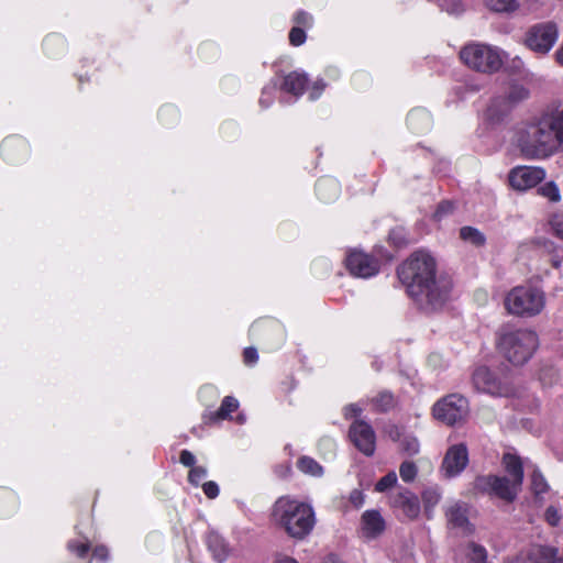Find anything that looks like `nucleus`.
<instances>
[{"mask_svg": "<svg viewBox=\"0 0 563 563\" xmlns=\"http://www.w3.org/2000/svg\"><path fill=\"white\" fill-rule=\"evenodd\" d=\"M503 465L509 474V478L516 482L517 485H522L523 466L520 457L512 453H505L503 456Z\"/></svg>", "mask_w": 563, "mask_h": 563, "instance_id": "21", "label": "nucleus"}, {"mask_svg": "<svg viewBox=\"0 0 563 563\" xmlns=\"http://www.w3.org/2000/svg\"><path fill=\"white\" fill-rule=\"evenodd\" d=\"M472 383L477 391L495 397H509L515 395L514 387L500 380L488 367H477L472 375Z\"/></svg>", "mask_w": 563, "mask_h": 563, "instance_id": "9", "label": "nucleus"}, {"mask_svg": "<svg viewBox=\"0 0 563 563\" xmlns=\"http://www.w3.org/2000/svg\"><path fill=\"white\" fill-rule=\"evenodd\" d=\"M544 178L545 170L541 167H516L509 174V183L511 187L520 191L536 187Z\"/></svg>", "mask_w": 563, "mask_h": 563, "instance_id": "13", "label": "nucleus"}, {"mask_svg": "<svg viewBox=\"0 0 563 563\" xmlns=\"http://www.w3.org/2000/svg\"><path fill=\"white\" fill-rule=\"evenodd\" d=\"M295 22L303 26H309L312 23V18L307 12L300 11L296 14Z\"/></svg>", "mask_w": 563, "mask_h": 563, "instance_id": "51", "label": "nucleus"}, {"mask_svg": "<svg viewBox=\"0 0 563 563\" xmlns=\"http://www.w3.org/2000/svg\"><path fill=\"white\" fill-rule=\"evenodd\" d=\"M202 490H203L205 495L210 499L218 497L219 492H220L218 484L213 481L203 483Z\"/></svg>", "mask_w": 563, "mask_h": 563, "instance_id": "45", "label": "nucleus"}, {"mask_svg": "<svg viewBox=\"0 0 563 563\" xmlns=\"http://www.w3.org/2000/svg\"><path fill=\"white\" fill-rule=\"evenodd\" d=\"M460 236L462 240L470 242L474 245H482L485 242V236L477 229L472 227H463L460 230Z\"/></svg>", "mask_w": 563, "mask_h": 563, "instance_id": "31", "label": "nucleus"}, {"mask_svg": "<svg viewBox=\"0 0 563 563\" xmlns=\"http://www.w3.org/2000/svg\"><path fill=\"white\" fill-rule=\"evenodd\" d=\"M297 467L307 475L320 477L323 474L322 466L309 456H301L297 462Z\"/></svg>", "mask_w": 563, "mask_h": 563, "instance_id": "27", "label": "nucleus"}, {"mask_svg": "<svg viewBox=\"0 0 563 563\" xmlns=\"http://www.w3.org/2000/svg\"><path fill=\"white\" fill-rule=\"evenodd\" d=\"M289 41L292 45L299 46L306 41V33L301 27H292L289 32Z\"/></svg>", "mask_w": 563, "mask_h": 563, "instance_id": "43", "label": "nucleus"}, {"mask_svg": "<svg viewBox=\"0 0 563 563\" xmlns=\"http://www.w3.org/2000/svg\"><path fill=\"white\" fill-rule=\"evenodd\" d=\"M500 97L506 99V102L511 108H514L518 103H520L523 100L528 99L529 90L523 85L514 82V84H511L508 87L506 93L504 96H500Z\"/></svg>", "mask_w": 563, "mask_h": 563, "instance_id": "24", "label": "nucleus"}, {"mask_svg": "<svg viewBox=\"0 0 563 563\" xmlns=\"http://www.w3.org/2000/svg\"><path fill=\"white\" fill-rule=\"evenodd\" d=\"M514 143L528 159H544L558 153L563 147V108L519 124Z\"/></svg>", "mask_w": 563, "mask_h": 563, "instance_id": "2", "label": "nucleus"}, {"mask_svg": "<svg viewBox=\"0 0 563 563\" xmlns=\"http://www.w3.org/2000/svg\"><path fill=\"white\" fill-rule=\"evenodd\" d=\"M441 499V494L434 489L429 488L422 493V500L424 504L426 512L429 515L430 510L435 507Z\"/></svg>", "mask_w": 563, "mask_h": 563, "instance_id": "35", "label": "nucleus"}, {"mask_svg": "<svg viewBox=\"0 0 563 563\" xmlns=\"http://www.w3.org/2000/svg\"><path fill=\"white\" fill-rule=\"evenodd\" d=\"M526 559L529 563H556L558 550L547 545H533Z\"/></svg>", "mask_w": 563, "mask_h": 563, "instance_id": "20", "label": "nucleus"}, {"mask_svg": "<svg viewBox=\"0 0 563 563\" xmlns=\"http://www.w3.org/2000/svg\"><path fill=\"white\" fill-rule=\"evenodd\" d=\"M549 225L551 228L552 233L556 238L563 240V213H552L549 218Z\"/></svg>", "mask_w": 563, "mask_h": 563, "instance_id": "37", "label": "nucleus"}, {"mask_svg": "<svg viewBox=\"0 0 563 563\" xmlns=\"http://www.w3.org/2000/svg\"><path fill=\"white\" fill-rule=\"evenodd\" d=\"M432 415L449 427L462 424L470 415V402L461 394H450L433 405Z\"/></svg>", "mask_w": 563, "mask_h": 563, "instance_id": "7", "label": "nucleus"}, {"mask_svg": "<svg viewBox=\"0 0 563 563\" xmlns=\"http://www.w3.org/2000/svg\"><path fill=\"white\" fill-rule=\"evenodd\" d=\"M179 461L180 463L184 465V466H187V467H196L195 466V463H196V457L195 455L188 451V450H183L180 452V456H179Z\"/></svg>", "mask_w": 563, "mask_h": 563, "instance_id": "47", "label": "nucleus"}, {"mask_svg": "<svg viewBox=\"0 0 563 563\" xmlns=\"http://www.w3.org/2000/svg\"><path fill=\"white\" fill-rule=\"evenodd\" d=\"M460 59L472 70L482 74H494L504 64V52L486 43L471 42L461 48Z\"/></svg>", "mask_w": 563, "mask_h": 563, "instance_id": "5", "label": "nucleus"}, {"mask_svg": "<svg viewBox=\"0 0 563 563\" xmlns=\"http://www.w3.org/2000/svg\"><path fill=\"white\" fill-rule=\"evenodd\" d=\"M13 151L21 152L22 156L27 153V145L24 140L19 137H10L4 140L1 145V152L5 159L14 161V156L12 154Z\"/></svg>", "mask_w": 563, "mask_h": 563, "instance_id": "25", "label": "nucleus"}, {"mask_svg": "<svg viewBox=\"0 0 563 563\" xmlns=\"http://www.w3.org/2000/svg\"><path fill=\"white\" fill-rule=\"evenodd\" d=\"M208 471L205 466H196L190 468L188 474V482L191 485L198 486L200 482L206 478Z\"/></svg>", "mask_w": 563, "mask_h": 563, "instance_id": "40", "label": "nucleus"}, {"mask_svg": "<svg viewBox=\"0 0 563 563\" xmlns=\"http://www.w3.org/2000/svg\"><path fill=\"white\" fill-rule=\"evenodd\" d=\"M316 191L320 200L329 202L338 198L340 185L333 178H321L316 185Z\"/></svg>", "mask_w": 563, "mask_h": 563, "instance_id": "22", "label": "nucleus"}, {"mask_svg": "<svg viewBox=\"0 0 563 563\" xmlns=\"http://www.w3.org/2000/svg\"><path fill=\"white\" fill-rule=\"evenodd\" d=\"M558 29L554 23H540L530 29L526 43L529 48L537 53H548L558 40Z\"/></svg>", "mask_w": 563, "mask_h": 563, "instance_id": "10", "label": "nucleus"}, {"mask_svg": "<svg viewBox=\"0 0 563 563\" xmlns=\"http://www.w3.org/2000/svg\"><path fill=\"white\" fill-rule=\"evenodd\" d=\"M468 505L466 503L455 500L445 507V517L448 525L452 529L461 530L463 533H471L473 531L472 525L468 521Z\"/></svg>", "mask_w": 563, "mask_h": 563, "instance_id": "16", "label": "nucleus"}, {"mask_svg": "<svg viewBox=\"0 0 563 563\" xmlns=\"http://www.w3.org/2000/svg\"><path fill=\"white\" fill-rule=\"evenodd\" d=\"M397 483V475L395 472H389L384 477H382L375 486V490L378 493H384L390 487H393Z\"/></svg>", "mask_w": 563, "mask_h": 563, "instance_id": "39", "label": "nucleus"}, {"mask_svg": "<svg viewBox=\"0 0 563 563\" xmlns=\"http://www.w3.org/2000/svg\"><path fill=\"white\" fill-rule=\"evenodd\" d=\"M512 563H529V562L526 558L519 556Z\"/></svg>", "mask_w": 563, "mask_h": 563, "instance_id": "60", "label": "nucleus"}, {"mask_svg": "<svg viewBox=\"0 0 563 563\" xmlns=\"http://www.w3.org/2000/svg\"><path fill=\"white\" fill-rule=\"evenodd\" d=\"M345 267L354 277L369 278L378 273L379 263L362 251L352 250L345 257Z\"/></svg>", "mask_w": 563, "mask_h": 563, "instance_id": "11", "label": "nucleus"}, {"mask_svg": "<svg viewBox=\"0 0 563 563\" xmlns=\"http://www.w3.org/2000/svg\"><path fill=\"white\" fill-rule=\"evenodd\" d=\"M324 563H342V562L340 561V559L335 554H329L325 558Z\"/></svg>", "mask_w": 563, "mask_h": 563, "instance_id": "57", "label": "nucleus"}, {"mask_svg": "<svg viewBox=\"0 0 563 563\" xmlns=\"http://www.w3.org/2000/svg\"><path fill=\"white\" fill-rule=\"evenodd\" d=\"M244 363L247 365L255 364L258 360L257 351L254 347H246L243 353Z\"/></svg>", "mask_w": 563, "mask_h": 563, "instance_id": "49", "label": "nucleus"}, {"mask_svg": "<svg viewBox=\"0 0 563 563\" xmlns=\"http://www.w3.org/2000/svg\"><path fill=\"white\" fill-rule=\"evenodd\" d=\"M407 124L412 132L424 133L431 129L432 119L426 109L417 108L409 112Z\"/></svg>", "mask_w": 563, "mask_h": 563, "instance_id": "19", "label": "nucleus"}, {"mask_svg": "<svg viewBox=\"0 0 563 563\" xmlns=\"http://www.w3.org/2000/svg\"><path fill=\"white\" fill-rule=\"evenodd\" d=\"M272 516L276 525L296 539L305 538L314 526L312 507L288 496L275 501Z\"/></svg>", "mask_w": 563, "mask_h": 563, "instance_id": "3", "label": "nucleus"}, {"mask_svg": "<svg viewBox=\"0 0 563 563\" xmlns=\"http://www.w3.org/2000/svg\"><path fill=\"white\" fill-rule=\"evenodd\" d=\"M538 194L551 202H559L561 200L560 189L554 181H548L538 187Z\"/></svg>", "mask_w": 563, "mask_h": 563, "instance_id": "30", "label": "nucleus"}, {"mask_svg": "<svg viewBox=\"0 0 563 563\" xmlns=\"http://www.w3.org/2000/svg\"><path fill=\"white\" fill-rule=\"evenodd\" d=\"M16 508V497L8 489H0V516L8 515Z\"/></svg>", "mask_w": 563, "mask_h": 563, "instance_id": "29", "label": "nucleus"}, {"mask_svg": "<svg viewBox=\"0 0 563 563\" xmlns=\"http://www.w3.org/2000/svg\"><path fill=\"white\" fill-rule=\"evenodd\" d=\"M386 530V521L376 509H369L362 514L360 519V536L372 541L379 538Z\"/></svg>", "mask_w": 563, "mask_h": 563, "instance_id": "15", "label": "nucleus"}, {"mask_svg": "<svg viewBox=\"0 0 563 563\" xmlns=\"http://www.w3.org/2000/svg\"><path fill=\"white\" fill-rule=\"evenodd\" d=\"M54 42L63 43L62 38H59L57 36H48L45 40V45L48 46L51 43H54Z\"/></svg>", "mask_w": 563, "mask_h": 563, "instance_id": "58", "label": "nucleus"}, {"mask_svg": "<svg viewBox=\"0 0 563 563\" xmlns=\"http://www.w3.org/2000/svg\"><path fill=\"white\" fill-rule=\"evenodd\" d=\"M453 210V203L451 201H442L434 213L437 219H441L443 216L451 213Z\"/></svg>", "mask_w": 563, "mask_h": 563, "instance_id": "48", "label": "nucleus"}, {"mask_svg": "<svg viewBox=\"0 0 563 563\" xmlns=\"http://www.w3.org/2000/svg\"><path fill=\"white\" fill-rule=\"evenodd\" d=\"M399 445H400V449L409 454V455H415L419 452V441L416 437L413 435H410V434H404L400 440H399Z\"/></svg>", "mask_w": 563, "mask_h": 563, "instance_id": "33", "label": "nucleus"}, {"mask_svg": "<svg viewBox=\"0 0 563 563\" xmlns=\"http://www.w3.org/2000/svg\"><path fill=\"white\" fill-rule=\"evenodd\" d=\"M532 489L537 495H540L548 489V484L543 476L539 473L532 475Z\"/></svg>", "mask_w": 563, "mask_h": 563, "instance_id": "42", "label": "nucleus"}, {"mask_svg": "<svg viewBox=\"0 0 563 563\" xmlns=\"http://www.w3.org/2000/svg\"><path fill=\"white\" fill-rule=\"evenodd\" d=\"M208 547L212 552L213 558L222 563L228 556V548L224 541L217 534H210L208 537Z\"/></svg>", "mask_w": 563, "mask_h": 563, "instance_id": "26", "label": "nucleus"}, {"mask_svg": "<svg viewBox=\"0 0 563 563\" xmlns=\"http://www.w3.org/2000/svg\"><path fill=\"white\" fill-rule=\"evenodd\" d=\"M372 404L376 410L387 411L394 407V396L390 393L383 391L373 398Z\"/></svg>", "mask_w": 563, "mask_h": 563, "instance_id": "32", "label": "nucleus"}, {"mask_svg": "<svg viewBox=\"0 0 563 563\" xmlns=\"http://www.w3.org/2000/svg\"><path fill=\"white\" fill-rule=\"evenodd\" d=\"M350 500L355 507H361L364 504V495L361 490L354 489L350 495Z\"/></svg>", "mask_w": 563, "mask_h": 563, "instance_id": "52", "label": "nucleus"}, {"mask_svg": "<svg viewBox=\"0 0 563 563\" xmlns=\"http://www.w3.org/2000/svg\"><path fill=\"white\" fill-rule=\"evenodd\" d=\"M443 7L451 14H460L464 11V4L461 0H445Z\"/></svg>", "mask_w": 563, "mask_h": 563, "instance_id": "44", "label": "nucleus"}, {"mask_svg": "<svg viewBox=\"0 0 563 563\" xmlns=\"http://www.w3.org/2000/svg\"><path fill=\"white\" fill-rule=\"evenodd\" d=\"M539 345L537 333L523 328H503L498 332L497 347L511 364L519 366L527 363Z\"/></svg>", "mask_w": 563, "mask_h": 563, "instance_id": "4", "label": "nucleus"}, {"mask_svg": "<svg viewBox=\"0 0 563 563\" xmlns=\"http://www.w3.org/2000/svg\"><path fill=\"white\" fill-rule=\"evenodd\" d=\"M393 507L399 509L410 520L418 518L420 514V501L409 490L400 492L393 498Z\"/></svg>", "mask_w": 563, "mask_h": 563, "instance_id": "17", "label": "nucleus"}, {"mask_svg": "<svg viewBox=\"0 0 563 563\" xmlns=\"http://www.w3.org/2000/svg\"><path fill=\"white\" fill-rule=\"evenodd\" d=\"M308 82L307 75L299 71H291L284 78L283 89L295 96L303 93Z\"/></svg>", "mask_w": 563, "mask_h": 563, "instance_id": "23", "label": "nucleus"}, {"mask_svg": "<svg viewBox=\"0 0 563 563\" xmlns=\"http://www.w3.org/2000/svg\"><path fill=\"white\" fill-rule=\"evenodd\" d=\"M239 407V401L234 397L227 396L222 400L220 408L210 417V420L227 419Z\"/></svg>", "mask_w": 563, "mask_h": 563, "instance_id": "28", "label": "nucleus"}, {"mask_svg": "<svg viewBox=\"0 0 563 563\" xmlns=\"http://www.w3.org/2000/svg\"><path fill=\"white\" fill-rule=\"evenodd\" d=\"M468 550L471 563H487V552L484 547L470 543Z\"/></svg>", "mask_w": 563, "mask_h": 563, "instance_id": "36", "label": "nucleus"}, {"mask_svg": "<svg viewBox=\"0 0 563 563\" xmlns=\"http://www.w3.org/2000/svg\"><path fill=\"white\" fill-rule=\"evenodd\" d=\"M353 444L366 456H372L376 449V434L371 424L356 419L349 429Z\"/></svg>", "mask_w": 563, "mask_h": 563, "instance_id": "12", "label": "nucleus"}, {"mask_svg": "<svg viewBox=\"0 0 563 563\" xmlns=\"http://www.w3.org/2000/svg\"><path fill=\"white\" fill-rule=\"evenodd\" d=\"M504 306L509 314L523 318L534 317L545 306L544 292L530 285L516 286L505 296Z\"/></svg>", "mask_w": 563, "mask_h": 563, "instance_id": "6", "label": "nucleus"}, {"mask_svg": "<svg viewBox=\"0 0 563 563\" xmlns=\"http://www.w3.org/2000/svg\"><path fill=\"white\" fill-rule=\"evenodd\" d=\"M323 442H324L325 444H328L329 446H333V445H334L333 441H332V440H330V439H325Z\"/></svg>", "mask_w": 563, "mask_h": 563, "instance_id": "61", "label": "nucleus"}, {"mask_svg": "<svg viewBox=\"0 0 563 563\" xmlns=\"http://www.w3.org/2000/svg\"><path fill=\"white\" fill-rule=\"evenodd\" d=\"M512 108L500 96L495 97L485 112L486 120L492 124L501 123Z\"/></svg>", "mask_w": 563, "mask_h": 563, "instance_id": "18", "label": "nucleus"}, {"mask_svg": "<svg viewBox=\"0 0 563 563\" xmlns=\"http://www.w3.org/2000/svg\"><path fill=\"white\" fill-rule=\"evenodd\" d=\"M68 549L71 552H74L78 558H84L89 550V545L87 543H78L75 541H70L68 543Z\"/></svg>", "mask_w": 563, "mask_h": 563, "instance_id": "46", "label": "nucleus"}, {"mask_svg": "<svg viewBox=\"0 0 563 563\" xmlns=\"http://www.w3.org/2000/svg\"><path fill=\"white\" fill-rule=\"evenodd\" d=\"M388 434L391 438V440H394V441H399L400 438L402 437L400 434V431H399L398 427H396V426H393L390 428V430L388 431Z\"/></svg>", "mask_w": 563, "mask_h": 563, "instance_id": "56", "label": "nucleus"}, {"mask_svg": "<svg viewBox=\"0 0 563 563\" xmlns=\"http://www.w3.org/2000/svg\"><path fill=\"white\" fill-rule=\"evenodd\" d=\"M175 112L173 108L166 107L161 110V115L163 117L165 113Z\"/></svg>", "mask_w": 563, "mask_h": 563, "instance_id": "59", "label": "nucleus"}, {"mask_svg": "<svg viewBox=\"0 0 563 563\" xmlns=\"http://www.w3.org/2000/svg\"><path fill=\"white\" fill-rule=\"evenodd\" d=\"M362 413V408L356 404H351L344 408V417L346 419L356 418Z\"/></svg>", "mask_w": 563, "mask_h": 563, "instance_id": "50", "label": "nucleus"}, {"mask_svg": "<svg viewBox=\"0 0 563 563\" xmlns=\"http://www.w3.org/2000/svg\"><path fill=\"white\" fill-rule=\"evenodd\" d=\"M399 475L404 482H412L417 476V466L413 462H404L399 467Z\"/></svg>", "mask_w": 563, "mask_h": 563, "instance_id": "38", "label": "nucleus"}, {"mask_svg": "<svg viewBox=\"0 0 563 563\" xmlns=\"http://www.w3.org/2000/svg\"><path fill=\"white\" fill-rule=\"evenodd\" d=\"M468 463V451L464 443L450 446L442 461L441 470L448 478L459 475Z\"/></svg>", "mask_w": 563, "mask_h": 563, "instance_id": "14", "label": "nucleus"}, {"mask_svg": "<svg viewBox=\"0 0 563 563\" xmlns=\"http://www.w3.org/2000/svg\"><path fill=\"white\" fill-rule=\"evenodd\" d=\"M521 485L506 476L482 475L474 481V489L488 495H494L503 500L511 503L516 499Z\"/></svg>", "mask_w": 563, "mask_h": 563, "instance_id": "8", "label": "nucleus"}, {"mask_svg": "<svg viewBox=\"0 0 563 563\" xmlns=\"http://www.w3.org/2000/svg\"><path fill=\"white\" fill-rule=\"evenodd\" d=\"M486 4L496 12H509L517 8L516 0H486Z\"/></svg>", "mask_w": 563, "mask_h": 563, "instance_id": "34", "label": "nucleus"}, {"mask_svg": "<svg viewBox=\"0 0 563 563\" xmlns=\"http://www.w3.org/2000/svg\"><path fill=\"white\" fill-rule=\"evenodd\" d=\"M274 563H298V562L290 556L278 554L275 558Z\"/></svg>", "mask_w": 563, "mask_h": 563, "instance_id": "55", "label": "nucleus"}, {"mask_svg": "<svg viewBox=\"0 0 563 563\" xmlns=\"http://www.w3.org/2000/svg\"><path fill=\"white\" fill-rule=\"evenodd\" d=\"M93 556L99 560H106L108 558V550L104 547H98L93 551Z\"/></svg>", "mask_w": 563, "mask_h": 563, "instance_id": "54", "label": "nucleus"}, {"mask_svg": "<svg viewBox=\"0 0 563 563\" xmlns=\"http://www.w3.org/2000/svg\"><path fill=\"white\" fill-rule=\"evenodd\" d=\"M397 274L408 295L426 312L441 309L451 298V277L437 271L435 260L426 251L411 254Z\"/></svg>", "mask_w": 563, "mask_h": 563, "instance_id": "1", "label": "nucleus"}, {"mask_svg": "<svg viewBox=\"0 0 563 563\" xmlns=\"http://www.w3.org/2000/svg\"><path fill=\"white\" fill-rule=\"evenodd\" d=\"M544 518L550 526H552V527L558 526L561 521V515H560L559 508H556L553 505L549 506L544 512Z\"/></svg>", "mask_w": 563, "mask_h": 563, "instance_id": "41", "label": "nucleus"}, {"mask_svg": "<svg viewBox=\"0 0 563 563\" xmlns=\"http://www.w3.org/2000/svg\"><path fill=\"white\" fill-rule=\"evenodd\" d=\"M324 87H325V84L322 80L317 81L310 92V99L316 100L320 96V93L324 89Z\"/></svg>", "mask_w": 563, "mask_h": 563, "instance_id": "53", "label": "nucleus"}]
</instances>
